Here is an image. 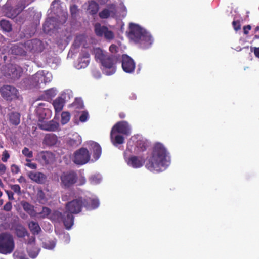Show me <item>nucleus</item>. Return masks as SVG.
I'll use <instances>...</instances> for the list:
<instances>
[{"label":"nucleus","mask_w":259,"mask_h":259,"mask_svg":"<svg viewBox=\"0 0 259 259\" xmlns=\"http://www.w3.org/2000/svg\"><path fill=\"white\" fill-rule=\"evenodd\" d=\"M60 178L61 187L64 189H68L77 182L78 176L75 171L70 170L63 172Z\"/></svg>","instance_id":"20e7f679"},{"label":"nucleus","mask_w":259,"mask_h":259,"mask_svg":"<svg viewBox=\"0 0 259 259\" xmlns=\"http://www.w3.org/2000/svg\"><path fill=\"white\" fill-rule=\"evenodd\" d=\"M37 200L39 202L42 203L46 201L45 194L42 190H38L36 194Z\"/></svg>","instance_id":"ea45409f"},{"label":"nucleus","mask_w":259,"mask_h":259,"mask_svg":"<svg viewBox=\"0 0 259 259\" xmlns=\"http://www.w3.org/2000/svg\"><path fill=\"white\" fill-rule=\"evenodd\" d=\"M22 153L25 157L28 158L27 159H30L33 157V152L27 147H24L23 149Z\"/></svg>","instance_id":"79ce46f5"},{"label":"nucleus","mask_w":259,"mask_h":259,"mask_svg":"<svg viewBox=\"0 0 259 259\" xmlns=\"http://www.w3.org/2000/svg\"><path fill=\"white\" fill-rule=\"evenodd\" d=\"M168 153L164 145L160 143L155 144L152 155L146 164V167L151 171L160 172L164 170L169 164Z\"/></svg>","instance_id":"f257e3e1"},{"label":"nucleus","mask_w":259,"mask_h":259,"mask_svg":"<svg viewBox=\"0 0 259 259\" xmlns=\"http://www.w3.org/2000/svg\"><path fill=\"white\" fill-rule=\"evenodd\" d=\"M11 170L13 174H16L20 171L19 166L16 164H12L11 167Z\"/></svg>","instance_id":"4d7b16f0"},{"label":"nucleus","mask_w":259,"mask_h":259,"mask_svg":"<svg viewBox=\"0 0 259 259\" xmlns=\"http://www.w3.org/2000/svg\"><path fill=\"white\" fill-rule=\"evenodd\" d=\"M54 215L57 217L59 221H62L66 229H69L74 224V217L73 213L69 212L66 210L63 213L59 211L55 212Z\"/></svg>","instance_id":"6e6552de"},{"label":"nucleus","mask_w":259,"mask_h":259,"mask_svg":"<svg viewBox=\"0 0 259 259\" xmlns=\"http://www.w3.org/2000/svg\"><path fill=\"white\" fill-rule=\"evenodd\" d=\"M31 79L33 82L36 83V86L38 85L42 82L46 83L45 77L41 73L38 72L34 75Z\"/></svg>","instance_id":"f704fd0d"},{"label":"nucleus","mask_w":259,"mask_h":259,"mask_svg":"<svg viewBox=\"0 0 259 259\" xmlns=\"http://www.w3.org/2000/svg\"><path fill=\"white\" fill-rule=\"evenodd\" d=\"M137 148L141 151H144L147 149V146L145 143L142 141H140L137 143Z\"/></svg>","instance_id":"603ef678"},{"label":"nucleus","mask_w":259,"mask_h":259,"mask_svg":"<svg viewBox=\"0 0 259 259\" xmlns=\"http://www.w3.org/2000/svg\"><path fill=\"white\" fill-rule=\"evenodd\" d=\"M70 11L72 16H75L78 12V9L76 5H73L70 7Z\"/></svg>","instance_id":"6e6d98bb"},{"label":"nucleus","mask_w":259,"mask_h":259,"mask_svg":"<svg viewBox=\"0 0 259 259\" xmlns=\"http://www.w3.org/2000/svg\"><path fill=\"white\" fill-rule=\"evenodd\" d=\"M84 207L87 210H93L98 208L99 206V200L97 198H88L83 199Z\"/></svg>","instance_id":"5701e85b"},{"label":"nucleus","mask_w":259,"mask_h":259,"mask_svg":"<svg viewBox=\"0 0 259 259\" xmlns=\"http://www.w3.org/2000/svg\"><path fill=\"white\" fill-rule=\"evenodd\" d=\"M89 118V113L87 111H83L82 112L81 114L79 117V120L82 122H85L87 121Z\"/></svg>","instance_id":"49530a36"},{"label":"nucleus","mask_w":259,"mask_h":259,"mask_svg":"<svg viewBox=\"0 0 259 259\" xmlns=\"http://www.w3.org/2000/svg\"><path fill=\"white\" fill-rule=\"evenodd\" d=\"M1 28L6 32H10L12 30V25L10 22L6 20H2L0 21Z\"/></svg>","instance_id":"c9c22d12"},{"label":"nucleus","mask_w":259,"mask_h":259,"mask_svg":"<svg viewBox=\"0 0 259 259\" xmlns=\"http://www.w3.org/2000/svg\"><path fill=\"white\" fill-rule=\"evenodd\" d=\"M26 7L25 3L23 1H19L15 8L7 7L5 10L6 15L9 18H14L19 14Z\"/></svg>","instance_id":"f8f14e48"},{"label":"nucleus","mask_w":259,"mask_h":259,"mask_svg":"<svg viewBox=\"0 0 259 259\" xmlns=\"http://www.w3.org/2000/svg\"><path fill=\"white\" fill-rule=\"evenodd\" d=\"M55 246V242L53 241H49L43 243L42 247L47 249H53Z\"/></svg>","instance_id":"a19ab883"},{"label":"nucleus","mask_w":259,"mask_h":259,"mask_svg":"<svg viewBox=\"0 0 259 259\" xmlns=\"http://www.w3.org/2000/svg\"><path fill=\"white\" fill-rule=\"evenodd\" d=\"M15 234L19 238H24L26 236H28V233L25 227L22 225H18L15 229Z\"/></svg>","instance_id":"2f4dec72"},{"label":"nucleus","mask_w":259,"mask_h":259,"mask_svg":"<svg viewBox=\"0 0 259 259\" xmlns=\"http://www.w3.org/2000/svg\"><path fill=\"white\" fill-rule=\"evenodd\" d=\"M21 205L24 210L31 217H34L36 215V212L34 210V207L33 205L26 201H22L21 202Z\"/></svg>","instance_id":"bb28decb"},{"label":"nucleus","mask_w":259,"mask_h":259,"mask_svg":"<svg viewBox=\"0 0 259 259\" xmlns=\"http://www.w3.org/2000/svg\"><path fill=\"white\" fill-rule=\"evenodd\" d=\"M118 134V133L113 132L112 135L110 134L111 142L114 146H117L118 145L123 144L124 141V137Z\"/></svg>","instance_id":"cd10ccee"},{"label":"nucleus","mask_w":259,"mask_h":259,"mask_svg":"<svg viewBox=\"0 0 259 259\" xmlns=\"http://www.w3.org/2000/svg\"><path fill=\"white\" fill-rule=\"evenodd\" d=\"M40 250V248L36 246V245L31 246V247H30V251H29L27 247H26L27 252L29 257L31 258H35L38 255Z\"/></svg>","instance_id":"72a5a7b5"},{"label":"nucleus","mask_w":259,"mask_h":259,"mask_svg":"<svg viewBox=\"0 0 259 259\" xmlns=\"http://www.w3.org/2000/svg\"><path fill=\"white\" fill-rule=\"evenodd\" d=\"M5 192L8 195V199L10 200H13L14 199V198L13 196L14 193L13 192L9 191V190H6V191H5Z\"/></svg>","instance_id":"e2e57ef3"},{"label":"nucleus","mask_w":259,"mask_h":259,"mask_svg":"<svg viewBox=\"0 0 259 259\" xmlns=\"http://www.w3.org/2000/svg\"><path fill=\"white\" fill-rule=\"evenodd\" d=\"M251 29V26L250 25H247L246 26H244L243 27V32L244 34H248L249 33V31Z\"/></svg>","instance_id":"0e129e2a"},{"label":"nucleus","mask_w":259,"mask_h":259,"mask_svg":"<svg viewBox=\"0 0 259 259\" xmlns=\"http://www.w3.org/2000/svg\"><path fill=\"white\" fill-rule=\"evenodd\" d=\"M253 52L254 55L259 58V47H254Z\"/></svg>","instance_id":"338daca9"},{"label":"nucleus","mask_w":259,"mask_h":259,"mask_svg":"<svg viewBox=\"0 0 259 259\" xmlns=\"http://www.w3.org/2000/svg\"><path fill=\"white\" fill-rule=\"evenodd\" d=\"M0 94L7 101H12L18 98V90L12 85H3L0 89Z\"/></svg>","instance_id":"423d86ee"},{"label":"nucleus","mask_w":259,"mask_h":259,"mask_svg":"<svg viewBox=\"0 0 259 259\" xmlns=\"http://www.w3.org/2000/svg\"><path fill=\"white\" fill-rule=\"evenodd\" d=\"M99 7L97 3L94 1H89L88 11L91 15L96 14L99 10Z\"/></svg>","instance_id":"7c9ffc66"},{"label":"nucleus","mask_w":259,"mask_h":259,"mask_svg":"<svg viewBox=\"0 0 259 259\" xmlns=\"http://www.w3.org/2000/svg\"><path fill=\"white\" fill-rule=\"evenodd\" d=\"M89 148L93 151V156L95 160H98L102 153V149L100 145L97 142L90 141L89 142Z\"/></svg>","instance_id":"b1692460"},{"label":"nucleus","mask_w":259,"mask_h":259,"mask_svg":"<svg viewBox=\"0 0 259 259\" xmlns=\"http://www.w3.org/2000/svg\"><path fill=\"white\" fill-rule=\"evenodd\" d=\"M93 52L96 60L100 62L103 67L104 73L107 75L113 74L116 71L117 56L114 55H109L99 48H95Z\"/></svg>","instance_id":"f03ea898"},{"label":"nucleus","mask_w":259,"mask_h":259,"mask_svg":"<svg viewBox=\"0 0 259 259\" xmlns=\"http://www.w3.org/2000/svg\"><path fill=\"white\" fill-rule=\"evenodd\" d=\"M153 42V39L151 35L148 32L141 38L139 41L137 43L139 44L140 47L142 49H146L150 48Z\"/></svg>","instance_id":"aec40b11"},{"label":"nucleus","mask_w":259,"mask_h":259,"mask_svg":"<svg viewBox=\"0 0 259 259\" xmlns=\"http://www.w3.org/2000/svg\"><path fill=\"white\" fill-rule=\"evenodd\" d=\"M68 143L69 145L73 147H77L81 143V138L80 136L78 135L76 137L75 139H70Z\"/></svg>","instance_id":"e433bc0d"},{"label":"nucleus","mask_w":259,"mask_h":259,"mask_svg":"<svg viewBox=\"0 0 259 259\" xmlns=\"http://www.w3.org/2000/svg\"><path fill=\"white\" fill-rule=\"evenodd\" d=\"M58 137L54 134H46L42 140V144L48 147L55 145L58 142Z\"/></svg>","instance_id":"412c9836"},{"label":"nucleus","mask_w":259,"mask_h":259,"mask_svg":"<svg viewBox=\"0 0 259 259\" xmlns=\"http://www.w3.org/2000/svg\"><path fill=\"white\" fill-rule=\"evenodd\" d=\"M27 175L32 181L40 184L45 183L47 178L46 175L40 172L29 171Z\"/></svg>","instance_id":"6ab92c4d"},{"label":"nucleus","mask_w":259,"mask_h":259,"mask_svg":"<svg viewBox=\"0 0 259 259\" xmlns=\"http://www.w3.org/2000/svg\"><path fill=\"white\" fill-rule=\"evenodd\" d=\"M25 49L33 53H39L44 49L42 42L38 39L28 40L24 44Z\"/></svg>","instance_id":"9b49d317"},{"label":"nucleus","mask_w":259,"mask_h":259,"mask_svg":"<svg viewBox=\"0 0 259 259\" xmlns=\"http://www.w3.org/2000/svg\"><path fill=\"white\" fill-rule=\"evenodd\" d=\"M7 116L9 122L11 125L16 126L20 124L21 114L19 112H10L8 114Z\"/></svg>","instance_id":"393cba45"},{"label":"nucleus","mask_w":259,"mask_h":259,"mask_svg":"<svg viewBox=\"0 0 259 259\" xmlns=\"http://www.w3.org/2000/svg\"><path fill=\"white\" fill-rule=\"evenodd\" d=\"M26 247L28 250L30 251V247L32 246H36V239L35 236H31L29 237L28 240L25 242Z\"/></svg>","instance_id":"4c0bfd02"},{"label":"nucleus","mask_w":259,"mask_h":259,"mask_svg":"<svg viewBox=\"0 0 259 259\" xmlns=\"http://www.w3.org/2000/svg\"><path fill=\"white\" fill-rule=\"evenodd\" d=\"M12 208V203L10 201L7 202L4 206L3 209L6 211H10Z\"/></svg>","instance_id":"bf43d9fd"},{"label":"nucleus","mask_w":259,"mask_h":259,"mask_svg":"<svg viewBox=\"0 0 259 259\" xmlns=\"http://www.w3.org/2000/svg\"><path fill=\"white\" fill-rule=\"evenodd\" d=\"M126 162L130 166L134 168H138L144 165L145 160L142 156L132 155L128 158Z\"/></svg>","instance_id":"a211bd4d"},{"label":"nucleus","mask_w":259,"mask_h":259,"mask_svg":"<svg viewBox=\"0 0 259 259\" xmlns=\"http://www.w3.org/2000/svg\"><path fill=\"white\" fill-rule=\"evenodd\" d=\"M90 181L92 184H96L100 183L101 179L98 176L94 175L90 178Z\"/></svg>","instance_id":"3c124183"},{"label":"nucleus","mask_w":259,"mask_h":259,"mask_svg":"<svg viewBox=\"0 0 259 259\" xmlns=\"http://www.w3.org/2000/svg\"><path fill=\"white\" fill-rule=\"evenodd\" d=\"M18 181L20 183H21L22 182H24V183L26 182V180H25V178L22 176H21L19 177V178L18 179Z\"/></svg>","instance_id":"774afa93"},{"label":"nucleus","mask_w":259,"mask_h":259,"mask_svg":"<svg viewBox=\"0 0 259 259\" xmlns=\"http://www.w3.org/2000/svg\"><path fill=\"white\" fill-rule=\"evenodd\" d=\"M11 189L16 193L18 194H21V188L18 184L10 185Z\"/></svg>","instance_id":"8fccbe9b"},{"label":"nucleus","mask_w":259,"mask_h":259,"mask_svg":"<svg viewBox=\"0 0 259 259\" xmlns=\"http://www.w3.org/2000/svg\"><path fill=\"white\" fill-rule=\"evenodd\" d=\"M53 20L52 18H48L43 24V30L46 33H49L54 28L53 24Z\"/></svg>","instance_id":"473e14b6"},{"label":"nucleus","mask_w":259,"mask_h":259,"mask_svg":"<svg viewBox=\"0 0 259 259\" xmlns=\"http://www.w3.org/2000/svg\"><path fill=\"white\" fill-rule=\"evenodd\" d=\"M95 32L97 36H104L108 40H112L114 38V34L112 31L109 30L107 27L102 26L99 23H97L95 25Z\"/></svg>","instance_id":"9d476101"},{"label":"nucleus","mask_w":259,"mask_h":259,"mask_svg":"<svg viewBox=\"0 0 259 259\" xmlns=\"http://www.w3.org/2000/svg\"><path fill=\"white\" fill-rule=\"evenodd\" d=\"M38 157L43 164H52L55 161V155L50 151H42L38 153Z\"/></svg>","instance_id":"f3484780"},{"label":"nucleus","mask_w":259,"mask_h":259,"mask_svg":"<svg viewBox=\"0 0 259 259\" xmlns=\"http://www.w3.org/2000/svg\"><path fill=\"white\" fill-rule=\"evenodd\" d=\"M118 49V47L114 44L111 45L109 47V51L112 53L117 52Z\"/></svg>","instance_id":"680f3d73"},{"label":"nucleus","mask_w":259,"mask_h":259,"mask_svg":"<svg viewBox=\"0 0 259 259\" xmlns=\"http://www.w3.org/2000/svg\"><path fill=\"white\" fill-rule=\"evenodd\" d=\"M38 126L40 129L44 131L54 132L58 128L59 123L53 120L49 121H38Z\"/></svg>","instance_id":"dca6fc26"},{"label":"nucleus","mask_w":259,"mask_h":259,"mask_svg":"<svg viewBox=\"0 0 259 259\" xmlns=\"http://www.w3.org/2000/svg\"><path fill=\"white\" fill-rule=\"evenodd\" d=\"M84 207L83 198L79 197L67 203L65 205L66 210L73 214H77L81 212Z\"/></svg>","instance_id":"0eeeda50"},{"label":"nucleus","mask_w":259,"mask_h":259,"mask_svg":"<svg viewBox=\"0 0 259 259\" xmlns=\"http://www.w3.org/2000/svg\"><path fill=\"white\" fill-rule=\"evenodd\" d=\"M232 25L234 29L237 31L241 29V24L239 20L235 21L234 20L232 22Z\"/></svg>","instance_id":"864d4df0"},{"label":"nucleus","mask_w":259,"mask_h":259,"mask_svg":"<svg viewBox=\"0 0 259 259\" xmlns=\"http://www.w3.org/2000/svg\"><path fill=\"white\" fill-rule=\"evenodd\" d=\"M13 256L14 259H29L26 255L22 252L15 251Z\"/></svg>","instance_id":"c03bdc74"},{"label":"nucleus","mask_w":259,"mask_h":259,"mask_svg":"<svg viewBox=\"0 0 259 259\" xmlns=\"http://www.w3.org/2000/svg\"><path fill=\"white\" fill-rule=\"evenodd\" d=\"M51 212V210L49 208L47 207H43L42 208V211L40 214H41L44 218H45L49 215Z\"/></svg>","instance_id":"de8ad7c7"},{"label":"nucleus","mask_w":259,"mask_h":259,"mask_svg":"<svg viewBox=\"0 0 259 259\" xmlns=\"http://www.w3.org/2000/svg\"><path fill=\"white\" fill-rule=\"evenodd\" d=\"M15 244L13 236L7 233L0 234V253L7 254L13 252Z\"/></svg>","instance_id":"7ed1b4c3"},{"label":"nucleus","mask_w":259,"mask_h":259,"mask_svg":"<svg viewBox=\"0 0 259 259\" xmlns=\"http://www.w3.org/2000/svg\"><path fill=\"white\" fill-rule=\"evenodd\" d=\"M79 58H82L83 59H85L89 60L90 54L88 52L82 51L81 54V56Z\"/></svg>","instance_id":"052dcab7"},{"label":"nucleus","mask_w":259,"mask_h":259,"mask_svg":"<svg viewBox=\"0 0 259 259\" xmlns=\"http://www.w3.org/2000/svg\"><path fill=\"white\" fill-rule=\"evenodd\" d=\"M6 166L3 163H0V173L1 175H3L6 172Z\"/></svg>","instance_id":"69168bd1"},{"label":"nucleus","mask_w":259,"mask_h":259,"mask_svg":"<svg viewBox=\"0 0 259 259\" xmlns=\"http://www.w3.org/2000/svg\"><path fill=\"white\" fill-rule=\"evenodd\" d=\"M12 52L16 55H23L24 51L17 45H14L12 49Z\"/></svg>","instance_id":"a18cd8bd"},{"label":"nucleus","mask_w":259,"mask_h":259,"mask_svg":"<svg viewBox=\"0 0 259 259\" xmlns=\"http://www.w3.org/2000/svg\"><path fill=\"white\" fill-rule=\"evenodd\" d=\"M70 119V114L68 112H63L61 114V122L62 124H65L69 122Z\"/></svg>","instance_id":"58836bf2"},{"label":"nucleus","mask_w":259,"mask_h":259,"mask_svg":"<svg viewBox=\"0 0 259 259\" xmlns=\"http://www.w3.org/2000/svg\"><path fill=\"white\" fill-rule=\"evenodd\" d=\"M147 31L139 25L131 23L130 25L129 37L135 42L137 43Z\"/></svg>","instance_id":"1a4fd4ad"},{"label":"nucleus","mask_w":259,"mask_h":259,"mask_svg":"<svg viewBox=\"0 0 259 259\" xmlns=\"http://www.w3.org/2000/svg\"><path fill=\"white\" fill-rule=\"evenodd\" d=\"M27 163L25 164V166L30 168L32 169H36L37 168V164L35 163H31L30 159H26Z\"/></svg>","instance_id":"09e8293b"},{"label":"nucleus","mask_w":259,"mask_h":259,"mask_svg":"<svg viewBox=\"0 0 259 259\" xmlns=\"http://www.w3.org/2000/svg\"><path fill=\"white\" fill-rule=\"evenodd\" d=\"M36 113L39 118L38 121H44L45 119H49L52 116V112L48 108H37Z\"/></svg>","instance_id":"a878e982"},{"label":"nucleus","mask_w":259,"mask_h":259,"mask_svg":"<svg viewBox=\"0 0 259 259\" xmlns=\"http://www.w3.org/2000/svg\"><path fill=\"white\" fill-rule=\"evenodd\" d=\"M22 69L20 67H16L11 64L8 67V73L12 79L15 80L20 78L22 73Z\"/></svg>","instance_id":"4be33fe9"},{"label":"nucleus","mask_w":259,"mask_h":259,"mask_svg":"<svg viewBox=\"0 0 259 259\" xmlns=\"http://www.w3.org/2000/svg\"><path fill=\"white\" fill-rule=\"evenodd\" d=\"M117 13L116 6L114 4L107 5V8L103 9L99 13V16L101 19H107L110 17H114Z\"/></svg>","instance_id":"2eb2a0df"},{"label":"nucleus","mask_w":259,"mask_h":259,"mask_svg":"<svg viewBox=\"0 0 259 259\" xmlns=\"http://www.w3.org/2000/svg\"><path fill=\"white\" fill-rule=\"evenodd\" d=\"M10 158V154L8 153V151L5 150L2 153V160L6 162L8 161V159Z\"/></svg>","instance_id":"5fc2aeb1"},{"label":"nucleus","mask_w":259,"mask_h":259,"mask_svg":"<svg viewBox=\"0 0 259 259\" xmlns=\"http://www.w3.org/2000/svg\"><path fill=\"white\" fill-rule=\"evenodd\" d=\"M113 132L129 135L131 134V130L128 123L125 121L118 122L112 127L111 135H112Z\"/></svg>","instance_id":"ddd939ff"},{"label":"nucleus","mask_w":259,"mask_h":259,"mask_svg":"<svg viewBox=\"0 0 259 259\" xmlns=\"http://www.w3.org/2000/svg\"><path fill=\"white\" fill-rule=\"evenodd\" d=\"M65 100L62 97L56 98L53 103V106L56 112H60L64 106Z\"/></svg>","instance_id":"c85d7f7f"},{"label":"nucleus","mask_w":259,"mask_h":259,"mask_svg":"<svg viewBox=\"0 0 259 259\" xmlns=\"http://www.w3.org/2000/svg\"><path fill=\"white\" fill-rule=\"evenodd\" d=\"M45 94L50 98L53 97L56 95L55 91L53 89L46 90L45 91Z\"/></svg>","instance_id":"13d9d810"},{"label":"nucleus","mask_w":259,"mask_h":259,"mask_svg":"<svg viewBox=\"0 0 259 259\" xmlns=\"http://www.w3.org/2000/svg\"><path fill=\"white\" fill-rule=\"evenodd\" d=\"M90 60L78 58V66L80 68H85L89 64Z\"/></svg>","instance_id":"37998d69"},{"label":"nucleus","mask_w":259,"mask_h":259,"mask_svg":"<svg viewBox=\"0 0 259 259\" xmlns=\"http://www.w3.org/2000/svg\"><path fill=\"white\" fill-rule=\"evenodd\" d=\"M122 68L124 72L128 73H133L135 69L134 61L126 54L122 57Z\"/></svg>","instance_id":"4468645a"},{"label":"nucleus","mask_w":259,"mask_h":259,"mask_svg":"<svg viewBox=\"0 0 259 259\" xmlns=\"http://www.w3.org/2000/svg\"><path fill=\"white\" fill-rule=\"evenodd\" d=\"M28 227L34 235L38 234L41 230L38 223L33 221L29 222Z\"/></svg>","instance_id":"c756f323"},{"label":"nucleus","mask_w":259,"mask_h":259,"mask_svg":"<svg viewBox=\"0 0 259 259\" xmlns=\"http://www.w3.org/2000/svg\"><path fill=\"white\" fill-rule=\"evenodd\" d=\"M91 155L89 151L85 148H80L76 150L73 155V162L82 165L87 163L90 159Z\"/></svg>","instance_id":"39448f33"}]
</instances>
